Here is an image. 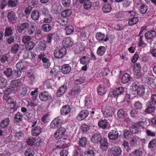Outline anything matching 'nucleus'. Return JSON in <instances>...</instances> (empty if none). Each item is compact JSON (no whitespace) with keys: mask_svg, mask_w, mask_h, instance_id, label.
Listing matches in <instances>:
<instances>
[{"mask_svg":"<svg viewBox=\"0 0 156 156\" xmlns=\"http://www.w3.org/2000/svg\"><path fill=\"white\" fill-rule=\"evenodd\" d=\"M108 122L105 119H102L99 121L98 122V125L99 128L103 129H105L108 126Z\"/></svg>","mask_w":156,"mask_h":156,"instance_id":"obj_27","label":"nucleus"},{"mask_svg":"<svg viewBox=\"0 0 156 156\" xmlns=\"http://www.w3.org/2000/svg\"><path fill=\"white\" fill-rule=\"evenodd\" d=\"M103 115L106 118L112 117L114 114L113 108L109 105L105 106L103 109Z\"/></svg>","mask_w":156,"mask_h":156,"instance_id":"obj_4","label":"nucleus"},{"mask_svg":"<svg viewBox=\"0 0 156 156\" xmlns=\"http://www.w3.org/2000/svg\"><path fill=\"white\" fill-rule=\"evenodd\" d=\"M106 51V49L104 46H100L97 49V54L100 56H102L105 53Z\"/></svg>","mask_w":156,"mask_h":156,"instance_id":"obj_29","label":"nucleus"},{"mask_svg":"<svg viewBox=\"0 0 156 156\" xmlns=\"http://www.w3.org/2000/svg\"><path fill=\"white\" fill-rule=\"evenodd\" d=\"M125 112L123 109H120L118 110L117 112V115L119 119H123L125 117Z\"/></svg>","mask_w":156,"mask_h":156,"instance_id":"obj_52","label":"nucleus"},{"mask_svg":"<svg viewBox=\"0 0 156 156\" xmlns=\"http://www.w3.org/2000/svg\"><path fill=\"white\" fill-rule=\"evenodd\" d=\"M70 106L68 105H66L62 106L60 112L62 115H66L70 112Z\"/></svg>","mask_w":156,"mask_h":156,"instance_id":"obj_15","label":"nucleus"},{"mask_svg":"<svg viewBox=\"0 0 156 156\" xmlns=\"http://www.w3.org/2000/svg\"><path fill=\"white\" fill-rule=\"evenodd\" d=\"M71 69V67L69 64H65L62 66L61 72L63 74H66L70 73Z\"/></svg>","mask_w":156,"mask_h":156,"instance_id":"obj_18","label":"nucleus"},{"mask_svg":"<svg viewBox=\"0 0 156 156\" xmlns=\"http://www.w3.org/2000/svg\"><path fill=\"white\" fill-rule=\"evenodd\" d=\"M84 44L83 43L79 44L76 47V49L78 53H80L84 51Z\"/></svg>","mask_w":156,"mask_h":156,"instance_id":"obj_50","label":"nucleus"},{"mask_svg":"<svg viewBox=\"0 0 156 156\" xmlns=\"http://www.w3.org/2000/svg\"><path fill=\"white\" fill-rule=\"evenodd\" d=\"M16 101L13 102L10 104H6V106L8 109H13L14 111L17 109V107L16 105Z\"/></svg>","mask_w":156,"mask_h":156,"instance_id":"obj_37","label":"nucleus"},{"mask_svg":"<svg viewBox=\"0 0 156 156\" xmlns=\"http://www.w3.org/2000/svg\"><path fill=\"white\" fill-rule=\"evenodd\" d=\"M63 122V119L62 116H58L51 122L50 124L51 128L54 129H56L60 126Z\"/></svg>","mask_w":156,"mask_h":156,"instance_id":"obj_2","label":"nucleus"},{"mask_svg":"<svg viewBox=\"0 0 156 156\" xmlns=\"http://www.w3.org/2000/svg\"><path fill=\"white\" fill-rule=\"evenodd\" d=\"M147 107L144 110V112L147 114L154 113L156 105V94L151 95V99L147 103Z\"/></svg>","mask_w":156,"mask_h":156,"instance_id":"obj_1","label":"nucleus"},{"mask_svg":"<svg viewBox=\"0 0 156 156\" xmlns=\"http://www.w3.org/2000/svg\"><path fill=\"white\" fill-rule=\"evenodd\" d=\"M36 141V139L33 137L28 138L26 140L27 145L32 146L34 144Z\"/></svg>","mask_w":156,"mask_h":156,"instance_id":"obj_63","label":"nucleus"},{"mask_svg":"<svg viewBox=\"0 0 156 156\" xmlns=\"http://www.w3.org/2000/svg\"><path fill=\"white\" fill-rule=\"evenodd\" d=\"M41 128L39 126H36L32 129L31 133L33 136H37L41 132Z\"/></svg>","mask_w":156,"mask_h":156,"instance_id":"obj_24","label":"nucleus"},{"mask_svg":"<svg viewBox=\"0 0 156 156\" xmlns=\"http://www.w3.org/2000/svg\"><path fill=\"white\" fill-rule=\"evenodd\" d=\"M80 61L82 65H88L90 62V58L87 56H83L80 59Z\"/></svg>","mask_w":156,"mask_h":156,"instance_id":"obj_34","label":"nucleus"},{"mask_svg":"<svg viewBox=\"0 0 156 156\" xmlns=\"http://www.w3.org/2000/svg\"><path fill=\"white\" fill-rule=\"evenodd\" d=\"M31 18L34 20H37L39 16V11L37 10L33 11L31 14Z\"/></svg>","mask_w":156,"mask_h":156,"instance_id":"obj_40","label":"nucleus"},{"mask_svg":"<svg viewBox=\"0 0 156 156\" xmlns=\"http://www.w3.org/2000/svg\"><path fill=\"white\" fill-rule=\"evenodd\" d=\"M35 46V43L33 41H30L25 45V48L27 51L32 50Z\"/></svg>","mask_w":156,"mask_h":156,"instance_id":"obj_38","label":"nucleus"},{"mask_svg":"<svg viewBox=\"0 0 156 156\" xmlns=\"http://www.w3.org/2000/svg\"><path fill=\"white\" fill-rule=\"evenodd\" d=\"M98 93L100 95L105 94L107 91V89L104 84H100L97 87Z\"/></svg>","mask_w":156,"mask_h":156,"instance_id":"obj_16","label":"nucleus"},{"mask_svg":"<svg viewBox=\"0 0 156 156\" xmlns=\"http://www.w3.org/2000/svg\"><path fill=\"white\" fill-rule=\"evenodd\" d=\"M88 141L87 138L84 136L82 137L78 142V144L81 147H86Z\"/></svg>","mask_w":156,"mask_h":156,"instance_id":"obj_25","label":"nucleus"},{"mask_svg":"<svg viewBox=\"0 0 156 156\" xmlns=\"http://www.w3.org/2000/svg\"><path fill=\"white\" fill-rule=\"evenodd\" d=\"M29 26V25L28 23H23L21 24L20 25L17 27V30L19 33H22L25 29L28 28Z\"/></svg>","mask_w":156,"mask_h":156,"instance_id":"obj_26","label":"nucleus"},{"mask_svg":"<svg viewBox=\"0 0 156 156\" xmlns=\"http://www.w3.org/2000/svg\"><path fill=\"white\" fill-rule=\"evenodd\" d=\"M21 70L17 69V70H14L13 72V77H20L21 74Z\"/></svg>","mask_w":156,"mask_h":156,"instance_id":"obj_64","label":"nucleus"},{"mask_svg":"<svg viewBox=\"0 0 156 156\" xmlns=\"http://www.w3.org/2000/svg\"><path fill=\"white\" fill-rule=\"evenodd\" d=\"M133 87L135 86L136 88L135 91L137 94L140 96L144 95L145 93V88L143 86L141 85H137L134 83L133 84Z\"/></svg>","mask_w":156,"mask_h":156,"instance_id":"obj_8","label":"nucleus"},{"mask_svg":"<svg viewBox=\"0 0 156 156\" xmlns=\"http://www.w3.org/2000/svg\"><path fill=\"white\" fill-rule=\"evenodd\" d=\"M52 27L51 24L46 23L43 24L41 26V30L44 32L50 31L52 29Z\"/></svg>","mask_w":156,"mask_h":156,"instance_id":"obj_33","label":"nucleus"},{"mask_svg":"<svg viewBox=\"0 0 156 156\" xmlns=\"http://www.w3.org/2000/svg\"><path fill=\"white\" fill-rule=\"evenodd\" d=\"M21 80L20 79L12 80L10 84L12 88L20 87L22 85Z\"/></svg>","mask_w":156,"mask_h":156,"instance_id":"obj_22","label":"nucleus"},{"mask_svg":"<svg viewBox=\"0 0 156 156\" xmlns=\"http://www.w3.org/2000/svg\"><path fill=\"white\" fill-rule=\"evenodd\" d=\"M65 29L66 31V34L69 35L74 31V28L73 26L69 25L65 27Z\"/></svg>","mask_w":156,"mask_h":156,"instance_id":"obj_45","label":"nucleus"},{"mask_svg":"<svg viewBox=\"0 0 156 156\" xmlns=\"http://www.w3.org/2000/svg\"><path fill=\"white\" fill-rule=\"evenodd\" d=\"M23 115L20 112H18L15 115L14 119L15 122L18 123L22 121Z\"/></svg>","mask_w":156,"mask_h":156,"instance_id":"obj_35","label":"nucleus"},{"mask_svg":"<svg viewBox=\"0 0 156 156\" xmlns=\"http://www.w3.org/2000/svg\"><path fill=\"white\" fill-rule=\"evenodd\" d=\"M66 129L63 127H60L55 132L54 137L57 140H59L62 138L65 135Z\"/></svg>","mask_w":156,"mask_h":156,"instance_id":"obj_7","label":"nucleus"},{"mask_svg":"<svg viewBox=\"0 0 156 156\" xmlns=\"http://www.w3.org/2000/svg\"><path fill=\"white\" fill-rule=\"evenodd\" d=\"M34 114V111L32 110L28 111L26 113L24 114L26 116V119L27 120L30 119L33 116Z\"/></svg>","mask_w":156,"mask_h":156,"instance_id":"obj_62","label":"nucleus"},{"mask_svg":"<svg viewBox=\"0 0 156 156\" xmlns=\"http://www.w3.org/2000/svg\"><path fill=\"white\" fill-rule=\"evenodd\" d=\"M129 130L132 134H136L139 131L138 128L134 125H133L129 127Z\"/></svg>","mask_w":156,"mask_h":156,"instance_id":"obj_59","label":"nucleus"},{"mask_svg":"<svg viewBox=\"0 0 156 156\" xmlns=\"http://www.w3.org/2000/svg\"><path fill=\"white\" fill-rule=\"evenodd\" d=\"M133 69L135 72L137 73V74L139 75L140 76H141L142 75L140 72L141 71V66L140 64L136 63L134 64Z\"/></svg>","mask_w":156,"mask_h":156,"instance_id":"obj_30","label":"nucleus"},{"mask_svg":"<svg viewBox=\"0 0 156 156\" xmlns=\"http://www.w3.org/2000/svg\"><path fill=\"white\" fill-rule=\"evenodd\" d=\"M108 34L105 35V34L101 32H97L95 35V37L98 42L104 41L106 42L109 41Z\"/></svg>","mask_w":156,"mask_h":156,"instance_id":"obj_6","label":"nucleus"},{"mask_svg":"<svg viewBox=\"0 0 156 156\" xmlns=\"http://www.w3.org/2000/svg\"><path fill=\"white\" fill-rule=\"evenodd\" d=\"M8 21L11 23L14 24L16 23L17 17L15 13L13 11L9 12L7 16Z\"/></svg>","mask_w":156,"mask_h":156,"instance_id":"obj_10","label":"nucleus"},{"mask_svg":"<svg viewBox=\"0 0 156 156\" xmlns=\"http://www.w3.org/2000/svg\"><path fill=\"white\" fill-rule=\"evenodd\" d=\"M148 148L152 149L154 147H156V138H154L151 140L148 144Z\"/></svg>","mask_w":156,"mask_h":156,"instance_id":"obj_48","label":"nucleus"},{"mask_svg":"<svg viewBox=\"0 0 156 156\" xmlns=\"http://www.w3.org/2000/svg\"><path fill=\"white\" fill-rule=\"evenodd\" d=\"M124 15H126V17L128 20L135 17L136 13L133 10L123 12Z\"/></svg>","mask_w":156,"mask_h":156,"instance_id":"obj_28","label":"nucleus"},{"mask_svg":"<svg viewBox=\"0 0 156 156\" xmlns=\"http://www.w3.org/2000/svg\"><path fill=\"white\" fill-rule=\"evenodd\" d=\"M72 14V11L70 9H66L63 11L61 13V15L62 17H69Z\"/></svg>","mask_w":156,"mask_h":156,"instance_id":"obj_42","label":"nucleus"},{"mask_svg":"<svg viewBox=\"0 0 156 156\" xmlns=\"http://www.w3.org/2000/svg\"><path fill=\"white\" fill-rule=\"evenodd\" d=\"M39 98L41 101H46L51 99V97L50 95L49 94L48 92L43 91L39 94Z\"/></svg>","mask_w":156,"mask_h":156,"instance_id":"obj_9","label":"nucleus"},{"mask_svg":"<svg viewBox=\"0 0 156 156\" xmlns=\"http://www.w3.org/2000/svg\"><path fill=\"white\" fill-rule=\"evenodd\" d=\"M99 143L100 144V148L103 151H106L108 148V142L107 139L105 138L102 139L101 141Z\"/></svg>","mask_w":156,"mask_h":156,"instance_id":"obj_20","label":"nucleus"},{"mask_svg":"<svg viewBox=\"0 0 156 156\" xmlns=\"http://www.w3.org/2000/svg\"><path fill=\"white\" fill-rule=\"evenodd\" d=\"M134 108L137 110H140L143 108V104L140 102L136 101L134 103Z\"/></svg>","mask_w":156,"mask_h":156,"instance_id":"obj_61","label":"nucleus"},{"mask_svg":"<svg viewBox=\"0 0 156 156\" xmlns=\"http://www.w3.org/2000/svg\"><path fill=\"white\" fill-rule=\"evenodd\" d=\"M82 90L80 86H77L73 87L68 93V95L73 98H77L80 94Z\"/></svg>","mask_w":156,"mask_h":156,"instance_id":"obj_3","label":"nucleus"},{"mask_svg":"<svg viewBox=\"0 0 156 156\" xmlns=\"http://www.w3.org/2000/svg\"><path fill=\"white\" fill-rule=\"evenodd\" d=\"M74 43L72 38L70 37H66L62 42V44L65 47L68 48L72 46Z\"/></svg>","mask_w":156,"mask_h":156,"instance_id":"obj_17","label":"nucleus"},{"mask_svg":"<svg viewBox=\"0 0 156 156\" xmlns=\"http://www.w3.org/2000/svg\"><path fill=\"white\" fill-rule=\"evenodd\" d=\"M119 136L118 132L116 130H110L108 134V137L109 139L112 140H116L118 137Z\"/></svg>","mask_w":156,"mask_h":156,"instance_id":"obj_13","label":"nucleus"},{"mask_svg":"<svg viewBox=\"0 0 156 156\" xmlns=\"http://www.w3.org/2000/svg\"><path fill=\"white\" fill-rule=\"evenodd\" d=\"M152 30L151 31H147L145 34V37L147 39H151L153 37L155 36L154 32H152Z\"/></svg>","mask_w":156,"mask_h":156,"instance_id":"obj_51","label":"nucleus"},{"mask_svg":"<svg viewBox=\"0 0 156 156\" xmlns=\"http://www.w3.org/2000/svg\"><path fill=\"white\" fill-rule=\"evenodd\" d=\"M140 138L136 135L133 136L130 141V144L133 147H136L138 145V143L139 141Z\"/></svg>","mask_w":156,"mask_h":156,"instance_id":"obj_23","label":"nucleus"},{"mask_svg":"<svg viewBox=\"0 0 156 156\" xmlns=\"http://www.w3.org/2000/svg\"><path fill=\"white\" fill-rule=\"evenodd\" d=\"M3 73L8 77L11 76L12 77L13 72L11 68H7L4 71Z\"/></svg>","mask_w":156,"mask_h":156,"instance_id":"obj_57","label":"nucleus"},{"mask_svg":"<svg viewBox=\"0 0 156 156\" xmlns=\"http://www.w3.org/2000/svg\"><path fill=\"white\" fill-rule=\"evenodd\" d=\"M31 95L32 96V99L33 101L36 100L38 94V89L36 88L34 90L31 92Z\"/></svg>","mask_w":156,"mask_h":156,"instance_id":"obj_49","label":"nucleus"},{"mask_svg":"<svg viewBox=\"0 0 156 156\" xmlns=\"http://www.w3.org/2000/svg\"><path fill=\"white\" fill-rule=\"evenodd\" d=\"M111 153L115 156H120L122 154V150L119 147H112L110 150Z\"/></svg>","mask_w":156,"mask_h":156,"instance_id":"obj_11","label":"nucleus"},{"mask_svg":"<svg viewBox=\"0 0 156 156\" xmlns=\"http://www.w3.org/2000/svg\"><path fill=\"white\" fill-rule=\"evenodd\" d=\"M9 123V118L5 119L1 122L0 126L2 128H5L8 126Z\"/></svg>","mask_w":156,"mask_h":156,"instance_id":"obj_41","label":"nucleus"},{"mask_svg":"<svg viewBox=\"0 0 156 156\" xmlns=\"http://www.w3.org/2000/svg\"><path fill=\"white\" fill-rule=\"evenodd\" d=\"M47 46L46 42L45 41H41L37 47V50L39 51L45 50Z\"/></svg>","mask_w":156,"mask_h":156,"instance_id":"obj_36","label":"nucleus"},{"mask_svg":"<svg viewBox=\"0 0 156 156\" xmlns=\"http://www.w3.org/2000/svg\"><path fill=\"white\" fill-rule=\"evenodd\" d=\"M67 89V85L64 84L60 87L58 90L57 95L58 97H61L65 93Z\"/></svg>","mask_w":156,"mask_h":156,"instance_id":"obj_19","label":"nucleus"},{"mask_svg":"<svg viewBox=\"0 0 156 156\" xmlns=\"http://www.w3.org/2000/svg\"><path fill=\"white\" fill-rule=\"evenodd\" d=\"M128 25L129 26H132L136 24L139 21V19L137 17H134L128 20Z\"/></svg>","mask_w":156,"mask_h":156,"instance_id":"obj_31","label":"nucleus"},{"mask_svg":"<svg viewBox=\"0 0 156 156\" xmlns=\"http://www.w3.org/2000/svg\"><path fill=\"white\" fill-rule=\"evenodd\" d=\"M9 58L6 54L3 55L1 56L0 61L3 64H6L8 62Z\"/></svg>","mask_w":156,"mask_h":156,"instance_id":"obj_46","label":"nucleus"},{"mask_svg":"<svg viewBox=\"0 0 156 156\" xmlns=\"http://www.w3.org/2000/svg\"><path fill=\"white\" fill-rule=\"evenodd\" d=\"M143 36H140V38L138 39L139 42L138 45L139 47L144 48L145 47L146 44L143 39Z\"/></svg>","mask_w":156,"mask_h":156,"instance_id":"obj_60","label":"nucleus"},{"mask_svg":"<svg viewBox=\"0 0 156 156\" xmlns=\"http://www.w3.org/2000/svg\"><path fill=\"white\" fill-rule=\"evenodd\" d=\"M130 132V131L128 130L125 129L124 130L123 135L124 138L127 140H129L132 137V133H131Z\"/></svg>","mask_w":156,"mask_h":156,"instance_id":"obj_44","label":"nucleus"},{"mask_svg":"<svg viewBox=\"0 0 156 156\" xmlns=\"http://www.w3.org/2000/svg\"><path fill=\"white\" fill-rule=\"evenodd\" d=\"M18 3V0H9L8 3V6L9 7H14L16 6Z\"/></svg>","mask_w":156,"mask_h":156,"instance_id":"obj_47","label":"nucleus"},{"mask_svg":"<svg viewBox=\"0 0 156 156\" xmlns=\"http://www.w3.org/2000/svg\"><path fill=\"white\" fill-rule=\"evenodd\" d=\"M148 9L147 5H142L140 6V12L141 14H145L146 12Z\"/></svg>","mask_w":156,"mask_h":156,"instance_id":"obj_56","label":"nucleus"},{"mask_svg":"<svg viewBox=\"0 0 156 156\" xmlns=\"http://www.w3.org/2000/svg\"><path fill=\"white\" fill-rule=\"evenodd\" d=\"M6 79L3 77H0V88H5L7 84Z\"/></svg>","mask_w":156,"mask_h":156,"instance_id":"obj_54","label":"nucleus"},{"mask_svg":"<svg viewBox=\"0 0 156 156\" xmlns=\"http://www.w3.org/2000/svg\"><path fill=\"white\" fill-rule=\"evenodd\" d=\"M89 114V111L87 110H82L79 113L77 116V119L79 121H82L88 116Z\"/></svg>","mask_w":156,"mask_h":156,"instance_id":"obj_12","label":"nucleus"},{"mask_svg":"<svg viewBox=\"0 0 156 156\" xmlns=\"http://www.w3.org/2000/svg\"><path fill=\"white\" fill-rule=\"evenodd\" d=\"M102 9L104 13H107L111 11L112 8L110 4H107L104 5Z\"/></svg>","mask_w":156,"mask_h":156,"instance_id":"obj_39","label":"nucleus"},{"mask_svg":"<svg viewBox=\"0 0 156 156\" xmlns=\"http://www.w3.org/2000/svg\"><path fill=\"white\" fill-rule=\"evenodd\" d=\"M34 150L30 148L27 149L25 151V154L26 156H34Z\"/></svg>","mask_w":156,"mask_h":156,"instance_id":"obj_53","label":"nucleus"},{"mask_svg":"<svg viewBox=\"0 0 156 156\" xmlns=\"http://www.w3.org/2000/svg\"><path fill=\"white\" fill-rule=\"evenodd\" d=\"M66 53V49L65 47L59 49L55 50L54 52L55 57L58 58H63Z\"/></svg>","mask_w":156,"mask_h":156,"instance_id":"obj_5","label":"nucleus"},{"mask_svg":"<svg viewBox=\"0 0 156 156\" xmlns=\"http://www.w3.org/2000/svg\"><path fill=\"white\" fill-rule=\"evenodd\" d=\"M130 80V76L128 73H125L121 78V82L122 83L126 84Z\"/></svg>","mask_w":156,"mask_h":156,"instance_id":"obj_32","label":"nucleus"},{"mask_svg":"<svg viewBox=\"0 0 156 156\" xmlns=\"http://www.w3.org/2000/svg\"><path fill=\"white\" fill-rule=\"evenodd\" d=\"M19 45L17 44H15L12 47L11 49V52L13 54H16L19 50Z\"/></svg>","mask_w":156,"mask_h":156,"instance_id":"obj_58","label":"nucleus"},{"mask_svg":"<svg viewBox=\"0 0 156 156\" xmlns=\"http://www.w3.org/2000/svg\"><path fill=\"white\" fill-rule=\"evenodd\" d=\"M13 29L11 27H6L4 33L5 36L7 37L11 36L13 33Z\"/></svg>","mask_w":156,"mask_h":156,"instance_id":"obj_43","label":"nucleus"},{"mask_svg":"<svg viewBox=\"0 0 156 156\" xmlns=\"http://www.w3.org/2000/svg\"><path fill=\"white\" fill-rule=\"evenodd\" d=\"M84 9L86 10H88L90 8L91 6V3L89 0H85L83 2Z\"/></svg>","mask_w":156,"mask_h":156,"instance_id":"obj_55","label":"nucleus"},{"mask_svg":"<svg viewBox=\"0 0 156 156\" xmlns=\"http://www.w3.org/2000/svg\"><path fill=\"white\" fill-rule=\"evenodd\" d=\"M102 138L100 133L94 134L91 137V140L93 143L98 144L101 141Z\"/></svg>","mask_w":156,"mask_h":156,"instance_id":"obj_14","label":"nucleus"},{"mask_svg":"<svg viewBox=\"0 0 156 156\" xmlns=\"http://www.w3.org/2000/svg\"><path fill=\"white\" fill-rule=\"evenodd\" d=\"M17 69H19L23 71L26 69L27 67V64L24 61H21L18 62L16 64Z\"/></svg>","mask_w":156,"mask_h":156,"instance_id":"obj_21","label":"nucleus"}]
</instances>
